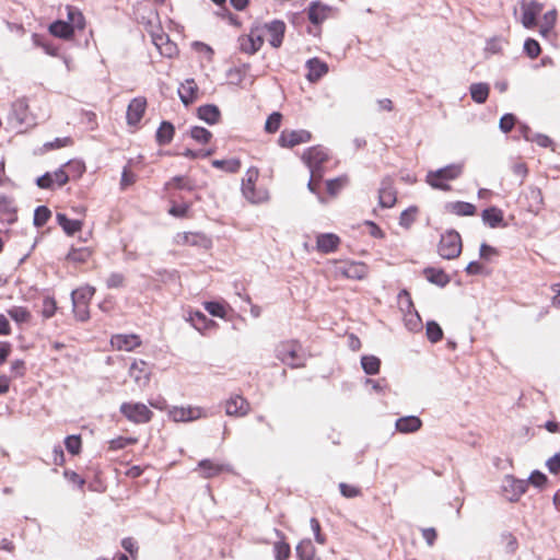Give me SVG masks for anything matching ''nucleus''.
I'll return each mask as SVG.
<instances>
[{"instance_id":"obj_1","label":"nucleus","mask_w":560,"mask_h":560,"mask_svg":"<svg viewBox=\"0 0 560 560\" xmlns=\"http://www.w3.org/2000/svg\"><path fill=\"white\" fill-rule=\"evenodd\" d=\"M463 163H452L435 171H429L425 176V182L434 189L448 191L451 190V186L447 182L458 178L463 174Z\"/></svg>"},{"instance_id":"obj_2","label":"nucleus","mask_w":560,"mask_h":560,"mask_svg":"<svg viewBox=\"0 0 560 560\" xmlns=\"http://www.w3.org/2000/svg\"><path fill=\"white\" fill-rule=\"evenodd\" d=\"M302 347L296 340H288L280 342L276 348V357L288 366H304L305 358L301 352Z\"/></svg>"},{"instance_id":"obj_3","label":"nucleus","mask_w":560,"mask_h":560,"mask_svg":"<svg viewBox=\"0 0 560 560\" xmlns=\"http://www.w3.org/2000/svg\"><path fill=\"white\" fill-rule=\"evenodd\" d=\"M463 249L462 237L456 230H447L441 235L438 244V253L444 259L457 258Z\"/></svg>"},{"instance_id":"obj_4","label":"nucleus","mask_w":560,"mask_h":560,"mask_svg":"<svg viewBox=\"0 0 560 560\" xmlns=\"http://www.w3.org/2000/svg\"><path fill=\"white\" fill-rule=\"evenodd\" d=\"M258 176V168L253 166L246 171L245 177L242 180V194L252 203H259L267 199L266 190L256 189L255 184Z\"/></svg>"},{"instance_id":"obj_5","label":"nucleus","mask_w":560,"mask_h":560,"mask_svg":"<svg viewBox=\"0 0 560 560\" xmlns=\"http://www.w3.org/2000/svg\"><path fill=\"white\" fill-rule=\"evenodd\" d=\"M119 411L128 421L136 424L148 423L153 418V412L142 402H122Z\"/></svg>"},{"instance_id":"obj_6","label":"nucleus","mask_w":560,"mask_h":560,"mask_svg":"<svg viewBox=\"0 0 560 560\" xmlns=\"http://www.w3.org/2000/svg\"><path fill=\"white\" fill-rule=\"evenodd\" d=\"M9 118L19 127L35 125V117L30 112L28 102L25 97L18 98L12 103Z\"/></svg>"},{"instance_id":"obj_7","label":"nucleus","mask_w":560,"mask_h":560,"mask_svg":"<svg viewBox=\"0 0 560 560\" xmlns=\"http://www.w3.org/2000/svg\"><path fill=\"white\" fill-rule=\"evenodd\" d=\"M330 8L322 4L319 1L311 2L307 9V16L313 26L307 28V32L317 36L320 32V24L328 18Z\"/></svg>"},{"instance_id":"obj_8","label":"nucleus","mask_w":560,"mask_h":560,"mask_svg":"<svg viewBox=\"0 0 560 560\" xmlns=\"http://www.w3.org/2000/svg\"><path fill=\"white\" fill-rule=\"evenodd\" d=\"M312 140V133L305 129L289 130L284 129L281 131L278 138V144L281 148H293L295 145L310 142Z\"/></svg>"},{"instance_id":"obj_9","label":"nucleus","mask_w":560,"mask_h":560,"mask_svg":"<svg viewBox=\"0 0 560 560\" xmlns=\"http://www.w3.org/2000/svg\"><path fill=\"white\" fill-rule=\"evenodd\" d=\"M310 171L316 170L324 173L323 165L328 161V154L320 145H315L306 149L302 155Z\"/></svg>"},{"instance_id":"obj_10","label":"nucleus","mask_w":560,"mask_h":560,"mask_svg":"<svg viewBox=\"0 0 560 560\" xmlns=\"http://www.w3.org/2000/svg\"><path fill=\"white\" fill-rule=\"evenodd\" d=\"M502 490L510 502H517L527 490V481L524 479H517L513 475H506L504 477Z\"/></svg>"},{"instance_id":"obj_11","label":"nucleus","mask_w":560,"mask_h":560,"mask_svg":"<svg viewBox=\"0 0 560 560\" xmlns=\"http://www.w3.org/2000/svg\"><path fill=\"white\" fill-rule=\"evenodd\" d=\"M397 201V190L394 186V178L385 176L378 189V205L382 208H392Z\"/></svg>"},{"instance_id":"obj_12","label":"nucleus","mask_w":560,"mask_h":560,"mask_svg":"<svg viewBox=\"0 0 560 560\" xmlns=\"http://www.w3.org/2000/svg\"><path fill=\"white\" fill-rule=\"evenodd\" d=\"M151 374L150 364L143 360H135L129 368V376L139 387L148 386Z\"/></svg>"},{"instance_id":"obj_13","label":"nucleus","mask_w":560,"mask_h":560,"mask_svg":"<svg viewBox=\"0 0 560 560\" xmlns=\"http://www.w3.org/2000/svg\"><path fill=\"white\" fill-rule=\"evenodd\" d=\"M147 109V98L143 96L135 97L130 101L127 113H126V120L129 126H137Z\"/></svg>"},{"instance_id":"obj_14","label":"nucleus","mask_w":560,"mask_h":560,"mask_svg":"<svg viewBox=\"0 0 560 560\" xmlns=\"http://www.w3.org/2000/svg\"><path fill=\"white\" fill-rule=\"evenodd\" d=\"M481 220L485 225L490 229L506 228L508 223L504 221V212L497 206L487 207L481 211Z\"/></svg>"},{"instance_id":"obj_15","label":"nucleus","mask_w":560,"mask_h":560,"mask_svg":"<svg viewBox=\"0 0 560 560\" xmlns=\"http://www.w3.org/2000/svg\"><path fill=\"white\" fill-rule=\"evenodd\" d=\"M240 50L247 55L256 54L264 45V38L259 34L250 32L248 35H241L237 39Z\"/></svg>"},{"instance_id":"obj_16","label":"nucleus","mask_w":560,"mask_h":560,"mask_svg":"<svg viewBox=\"0 0 560 560\" xmlns=\"http://www.w3.org/2000/svg\"><path fill=\"white\" fill-rule=\"evenodd\" d=\"M110 343L117 350L132 351L141 345V339L135 334H117L112 337Z\"/></svg>"},{"instance_id":"obj_17","label":"nucleus","mask_w":560,"mask_h":560,"mask_svg":"<svg viewBox=\"0 0 560 560\" xmlns=\"http://www.w3.org/2000/svg\"><path fill=\"white\" fill-rule=\"evenodd\" d=\"M265 28L267 30L268 34L270 35L269 44L273 48H279L284 38L285 33V23L281 20H273L270 23L265 24Z\"/></svg>"},{"instance_id":"obj_18","label":"nucleus","mask_w":560,"mask_h":560,"mask_svg":"<svg viewBox=\"0 0 560 560\" xmlns=\"http://www.w3.org/2000/svg\"><path fill=\"white\" fill-rule=\"evenodd\" d=\"M423 425L422 420L418 416H404L395 421V429L399 433L410 434L419 431Z\"/></svg>"},{"instance_id":"obj_19","label":"nucleus","mask_w":560,"mask_h":560,"mask_svg":"<svg viewBox=\"0 0 560 560\" xmlns=\"http://www.w3.org/2000/svg\"><path fill=\"white\" fill-rule=\"evenodd\" d=\"M249 411V402L240 395L231 396L225 404V412L228 416L243 417Z\"/></svg>"},{"instance_id":"obj_20","label":"nucleus","mask_w":560,"mask_h":560,"mask_svg":"<svg viewBox=\"0 0 560 560\" xmlns=\"http://www.w3.org/2000/svg\"><path fill=\"white\" fill-rule=\"evenodd\" d=\"M340 238L335 233H322L316 236V249L323 254H329L337 250Z\"/></svg>"},{"instance_id":"obj_21","label":"nucleus","mask_w":560,"mask_h":560,"mask_svg":"<svg viewBox=\"0 0 560 560\" xmlns=\"http://www.w3.org/2000/svg\"><path fill=\"white\" fill-rule=\"evenodd\" d=\"M305 67L307 69L305 78L310 82L318 81L323 75H325L328 72L327 63L316 57L308 59L305 63Z\"/></svg>"},{"instance_id":"obj_22","label":"nucleus","mask_w":560,"mask_h":560,"mask_svg":"<svg viewBox=\"0 0 560 560\" xmlns=\"http://www.w3.org/2000/svg\"><path fill=\"white\" fill-rule=\"evenodd\" d=\"M422 273L430 283L439 288H445L451 281V277L442 268L429 266L423 269Z\"/></svg>"},{"instance_id":"obj_23","label":"nucleus","mask_w":560,"mask_h":560,"mask_svg":"<svg viewBox=\"0 0 560 560\" xmlns=\"http://www.w3.org/2000/svg\"><path fill=\"white\" fill-rule=\"evenodd\" d=\"M178 95L185 106L192 104L198 97V86L194 79H186L178 88Z\"/></svg>"},{"instance_id":"obj_24","label":"nucleus","mask_w":560,"mask_h":560,"mask_svg":"<svg viewBox=\"0 0 560 560\" xmlns=\"http://www.w3.org/2000/svg\"><path fill=\"white\" fill-rule=\"evenodd\" d=\"M48 31L52 36L65 40L72 39L74 36L73 25L62 20L52 22L49 25Z\"/></svg>"},{"instance_id":"obj_25","label":"nucleus","mask_w":560,"mask_h":560,"mask_svg":"<svg viewBox=\"0 0 560 560\" xmlns=\"http://www.w3.org/2000/svg\"><path fill=\"white\" fill-rule=\"evenodd\" d=\"M188 320L195 329L205 334L207 330L215 328L218 325L213 319L208 318L202 312L194 311L189 313Z\"/></svg>"},{"instance_id":"obj_26","label":"nucleus","mask_w":560,"mask_h":560,"mask_svg":"<svg viewBox=\"0 0 560 560\" xmlns=\"http://www.w3.org/2000/svg\"><path fill=\"white\" fill-rule=\"evenodd\" d=\"M444 208L447 212L458 217H471L477 212V208L474 203L460 200L446 202Z\"/></svg>"},{"instance_id":"obj_27","label":"nucleus","mask_w":560,"mask_h":560,"mask_svg":"<svg viewBox=\"0 0 560 560\" xmlns=\"http://www.w3.org/2000/svg\"><path fill=\"white\" fill-rule=\"evenodd\" d=\"M525 198L528 202L527 210L537 214L544 208V196L541 189L536 186H529Z\"/></svg>"},{"instance_id":"obj_28","label":"nucleus","mask_w":560,"mask_h":560,"mask_svg":"<svg viewBox=\"0 0 560 560\" xmlns=\"http://www.w3.org/2000/svg\"><path fill=\"white\" fill-rule=\"evenodd\" d=\"M197 116L208 125H215L220 121L221 112L217 105L206 104L197 108Z\"/></svg>"},{"instance_id":"obj_29","label":"nucleus","mask_w":560,"mask_h":560,"mask_svg":"<svg viewBox=\"0 0 560 560\" xmlns=\"http://www.w3.org/2000/svg\"><path fill=\"white\" fill-rule=\"evenodd\" d=\"M198 468L201 470L203 478H213L223 471L230 470L229 465L218 464L208 458L201 459L198 463Z\"/></svg>"},{"instance_id":"obj_30","label":"nucleus","mask_w":560,"mask_h":560,"mask_svg":"<svg viewBox=\"0 0 560 560\" xmlns=\"http://www.w3.org/2000/svg\"><path fill=\"white\" fill-rule=\"evenodd\" d=\"M174 135V125L171 121L163 120L155 132V141L160 147L167 145L172 142Z\"/></svg>"},{"instance_id":"obj_31","label":"nucleus","mask_w":560,"mask_h":560,"mask_svg":"<svg viewBox=\"0 0 560 560\" xmlns=\"http://www.w3.org/2000/svg\"><path fill=\"white\" fill-rule=\"evenodd\" d=\"M56 220L68 236L74 235L77 232L81 231L83 226V222L81 220L69 219L66 213L61 212L56 214Z\"/></svg>"},{"instance_id":"obj_32","label":"nucleus","mask_w":560,"mask_h":560,"mask_svg":"<svg viewBox=\"0 0 560 560\" xmlns=\"http://www.w3.org/2000/svg\"><path fill=\"white\" fill-rule=\"evenodd\" d=\"M200 416V409H195L191 407L184 408V407H174L172 410H170V417L176 421H191Z\"/></svg>"},{"instance_id":"obj_33","label":"nucleus","mask_w":560,"mask_h":560,"mask_svg":"<svg viewBox=\"0 0 560 560\" xmlns=\"http://www.w3.org/2000/svg\"><path fill=\"white\" fill-rule=\"evenodd\" d=\"M295 553L299 560H319L315 555V547L311 539L301 540L295 547Z\"/></svg>"},{"instance_id":"obj_34","label":"nucleus","mask_w":560,"mask_h":560,"mask_svg":"<svg viewBox=\"0 0 560 560\" xmlns=\"http://www.w3.org/2000/svg\"><path fill=\"white\" fill-rule=\"evenodd\" d=\"M276 535L280 538L273 544V555L276 560H288L291 555V547L284 541V535L281 530L275 529Z\"/></svg>"},{"instance_id":"obj_35","label":"nucleus","mask_w":560,"mask_h":560,"mask_svg":"<svg viewBox=\"0 0 560 560\" xmlns=\"http://www.w3.org/2000/svg\"><path fill=\"white\" fill-rule=\"evenodd\" d=\"M541 9H542V4L538 3L535 0L530 1L528 7L526 9H524L523 15H522V22L526 28H529L535 25L536 18L539 14V12L541 11Z\"/></svg>"},{"instance_id":"obj_36","label":"nucleus","mask_w":560,"mask_h":560,"mask_svg":"<svg viewBox=\"0 0 560 560\" xmlns=\"http://www.w3.org/2000/svg\"><path fill=\"white\" fill-rule=\"evenodd\" d=\"M469 93L474 102L483 104L489 97L490 86L483 82L472 83L469 88Z\"/></svg>"},{"instance_id":"obj_37","label":"nucleus","mask_w":560,"mask_h":560,"mask_svg":"<svg viewBox=\"0 0 560 560\" xmlns=\"http://www.w3.org/2000/svg\"><path fill=\"white\" fill-rule=\"evenodd\" d=\"M381 359L373 354L361 357V368L366 375H376L381 370Z\"/></svg>"},{"instance_id":"obj_38","label":"nucleus","mask_w":560,"mask_h":560,"mask_svg":"<svg viewBox=\"0 0 560 560\" xmlns=\"http://www.w3.org/2000/svg\"><path fill=\"white\" fill-rule=\"evenodd\" d=\"M33 43L36 47H40L47 55L51 57L59 56V47L56 46L51 40L46 38L44 35L34 33L32 35Z\"/></svg>"},{"instance_id":"obj_39","label":"nucleus","mask_w":560,"mask_h":560,"mask_svg":"<svg viewBox=\"0 0 560 560\" xmlns=\"http://www.w3.org/2000/svg\"><path fill=\"white\" fill-rule=\"evenodd\" d=\"M183 240L184 244L190 246H199L203 248H209L211 246V240L202 233H184Z\"/></svg>"},{"instance_id":"obj_40","label":"nucleus","mask_w":560,"mask_h":560,"mask_svg":"<svg viewBox=\"0 0 560 560\" xmlns=\"http://www.w3.org/2000/svg\"><path fill=\"white\" fill-rule=\"evenodd\" d=\"M95 293V288L91 285H85L78 288L71 292V301L72 303H82L89 304L90 300Z\"/></svg>"},{"instance_id":"obj_41","label":"nucleus","mask_w":560,"mask_h":560,"mask_svg":"<svg viewBox=\"0 0 560 560\" xmlns=\"http://www.w3.org/2000/svg\"><path fill=\"white\" fill-rule=\"evenodd\" d=\"M92 255V250L89 247H71L66 256V260L74 264H84L89 260Z\"/></svg>"},{"instance_id":"obj_42","label":"nucleus","mask_w":560,"mask_h":560,"mask_svg":"<svg viewBox=\"0 0 560 560\" xmlns=\"http://www.w3.org/2000/svg\"><path fill=\"white\" fill-rule=\"evenodd\" d=\"M211 164L213 167L231 174L237 173L242 165L240 159L213 160Z\"/></svg>"},{"instance_id":"obj_43","label":"nucleus","mask_w":560,"mask_h":560,"mask_svg":"<svg viewBox=\"0 0 560 560\" xmlns=\"http://www.w3.org/2000/svg\"><path fill=\"white\" fill-rule=\"evenodd\" d=\"M464 271L468 276H485L489 277L492 273V269L488 268L483 262L479 260H471L465 267Z\"/></svg>"},{"instance_id":"obj_44","label":"nucleus","mask_w":560,"mask_h":560,"mask_svg":"<svg viewBox=\"0 0 560 560\" xmlns=\"http://www.w3.org/2000/svg\"><path fill=\"white\" fill-rule=\"evenodd\" d=\"M398 306L399 310L405 314L417 311L411 299V294L407 289H401L398 293Z\"/></svg>"},{"instance_id":"obj_45","label":"nucleus","mask_w":560,"mask_h":560,"mask_svg":"<svg viewBox=\"0 0 560 560\" xmlns=\"http://www.w3.org/2000/svg\"><path fill=\"white\" fill-rule=\"evenodd\" d=\"M175 186L178 189L192 191L195 189V184L191 179L183 175H176L172 177L166 184L165 189Z\"/></svg>"},{"instance_id":"obj_46","label":"nucleus","mask_w":560,"mask_h":560,"mask_svg":"<svg viewBox=\"0 0 560 560\" xmlns=\"http://www.w3.org/2000/svg\"><path fill=\"white\" fill-rule=\"evenodd\" d=\"M425 335L429 341L436 343L443 339V329L435 320H428L425 324Z\"/></svg>"},{"instance_id":"obj_47","label":"nucleus","mask_w":560,"mask_h":560,"mask_svg":"<svg viewBox=\"0 0 560 560\" xmlns=\"http://www.w3.org/2000/svg\"><path fill=\"white\" fill-rule=\"evenodd\" d=\"M68 23H71L73 25V30H83L85 27V18L82 14V12L77 9L75 7L68 5Z\"/></svg>"},{"instance_id":"obj_48","label":"nucleus","mask_w":560,"mask_h":560,"mask_svg":"<svg viewBox=\"0 0 560 560\" xmlns=\"http://www.w3.org/2000/svg\"><path fill=\"white\" fill-rule=\"evenodd\" d=\"M419 209L417 206H410L405 209L399 215V225L404 229H409L416 221V215Z\"/></svg>"},{"instance_id":"obj_49","label":"nucleus","mask_w":560,"mask_h":560,"mask_svg":"<svg viewBox=\"0 0 560 560\" xmlns=\"http://www.w3.org/2000/svg\"><path fill=\"white\" fill-rule=\"evenodd\" d=\"M405 326L409 331L417 332L422 329V319L418 311L404 315Z\"/></svg>"},{"instance_id":"obj_50","label":"nucleus","mask_w":560,"mask_h":560,"mask_svg":"<svg viewBox=\"0 0 560 560\" xmlns=\"http://www.w3.org/2000/svg\"><path fill=\"white\" fill-rule=\"evenodd\" d=\"M51 217V211L46 206H38L34 211L33 224L36 228L44 226Z\"/></svg>"},{"instance_id":"obj_51","label":"nucleus","mask_w":560,"mask_h":560,"mask_svg":"<svg viewBox=\"0 0 560 560\" xmlns=\"http://www.w3.org/2000/svg\"><path fill=\"white\" fill-rule=\"evenodd\" d=\"M189 133H190V137L195 141L202 143V144H207L208 142H210V140L212 138L211 131H209L207 128L200 127V126L191 127Z\"/></svg>"},{"instance_id":"obj_52","label":"nucleus","mask_w":560,"mask_h":560,"mask_svg":"<svg viewBox=\"0 0 560 560\" xmlns=\"http://www.w3.org/2000/svg\"><path fill=\"white\" fill-rule=\"evenodd\" d=\"M205 310L212 316L224 318L226 316L225 304L218 301H207L203 303Z\"/></svg>"},{"instance_id":"obj_53","label":"nucleus","mask_w":560,"mask_h":560,"mask_svg":"<svg viewBox=\"0 0 560 560\" xmlns=\"http://www.w3.org/2000/svg\"><path fill=\"white\" fill-rule=\"evenodd\" d=\"M526 481H527V486L532 485L533 487H535L539 490H542L547 486L549 480H548V477L546 474H544L542 471H540L538 469H535L530 472V475Z\"/></svg>"},{"instance_id":"obj_54","label":"nucleus","mask_w":560,"mask_h":560,"mask_svg":"<svg viewBox=\"0 0 560 560\" xmlns=\"http://www.w3.org/2000/svg\"><path fill=\"white\" fill-rule=\"evenodd\" d=\"M500 255V250L497 247L489 245L486 242H482L479 247V258L485 262L492 261L493 257H498Z\"/></svg>"},{"instance_id":"obj_55","label":"nucleus","mask_w":560,"mask_h":560,"mask_svg":"<svg viewBox=\"0 0 560 560\" xmlns=\"http://www.w3.org/2000/svg\"><path fill=\"white\" fill-rule=\"evenodd\" d=\"M523 49L526 56L530 59H536L541 54L540 44L532 37L525 39Z\"/></svg>"},{"instance_id":"obj_56","label":"nucleus","mask_w":560,"mask_h":560,"mask_svg":"<svg viewBox=\"0 0 560 560\" xmlns=\"http://www.w3.org/2000/svg\"><path fill=\"white\" fill-rule=\"evenodd\" d=\"M282 121V114L280 112L271 113L265 122V131L267 133H275L279 130Z\"/></svg>"},{"instance_id":"obj_57","label":"nucleus","mask_w":560,"mask_h":560,"mask_svg":"<svg viewBox=\"0 0 560 560\" xmlns=\"http://www.w3.org/2000/svg\"><path fill=\"white\" fill-rule=\"evenodd\" d=\"M8 314L16 323H26L31 319V313L24 306H13L8 311Z\"/></svg>"},{"instance_id":"obj_58","label":"nucleus","mask_w":560,"mask_h":560,"mask_svg":"<svg viewBox=\"0 0 560 560\" xmlns=\"http://www.w3.org/2000/svg\"><path fill=\"white\" fill-rule=\"evenodd\" d=\"M65 446L67 451L72 455H78L82 450V440L79 434L68 435L65 439Z\"/></svg>"},{"instance_id":"obj_59","label":"nucleus","mask_w":560,"mask_h":560,"mask_svg":"<svg viewBox=\"0 0 560 560\" xmlns=\"http://www.w3.org/2000/svg\"><path fill=\"white\" fill-rule=\"evenodd\" d=\"M310 173L311 177L307 183V188L311 192L317 195L319 199H323L320 197V180L323 178L324 173L316 170L310 171Z\"/></svg>"},{"instance_id":"obj_60","label":"nucleus","mask_w":560,"mask_h":560,"mask_svg":"<svg viewBox=\"0 0 560 560\" xmlns=\"http://www.w3.org/2000/svg\"><path fill=\"white\" fill-rule=\"evenodd\" d=\"M516 124H518L516 115H514L513 113H506L502 115V117L500 118L499 129L503 133H509L515 127Z\"/></svg>"},{"instance_id":"obj_61","label":"nucleus","mask_w":560,"mask_h":560,"mask_svg":"<svg viewBox=\"0 0 560 560\" xmlns=\"http://www.w3.org/2000/svg\"><path fill=\"white\" fill-rule=\"evenodd\" d=\"M190 206L191 205L189 202L177 203L175 201H171L168 213L175 218H186Z\"/></svg>"},{"instance_id":"obj_62","label":"nucleus","mask_w":560,"mask_h":560,"mask_svg":"<svg viewBox=\"0 0 560 560\" xmlns=\"http://www.w3.org/2000/svg\"><path fill=\"white\" fill-rule=\"evenodd\" d=\"M0 210L2 212L13 215L12 219H9L10 223H12L16 220V208L11 198H9L7 196L0 197Z\"/></svg>"},{"instance_id":"obj_63","label":"nucleus","mask_w":560,"mask_h":560,"mask_svg":"<svg viewBox=\"0 0 560 560\" xmlns=\"http://www.w3.org/2000/svg\"><path fill=\"white\" fill-rule=\"evenodd\" d=\"M370 268L366 264L352 260V279L363 280L368 277Z\"/></svg>"},{"instance_id":"obj_64","label":"nucleus","mask_w":560,"mask_h":560,"mask_svg":"<svg viewBox=\"0 0 560 560\" xmlns=\"http://www.w3.org/2000/svg\"><path fill=\"white\" fill-rule=\"evenodd\" d=\"M57 311V302L52 296H46L43 301L42 315L45 318H51Z\"/></svg>"}]
</instances>
